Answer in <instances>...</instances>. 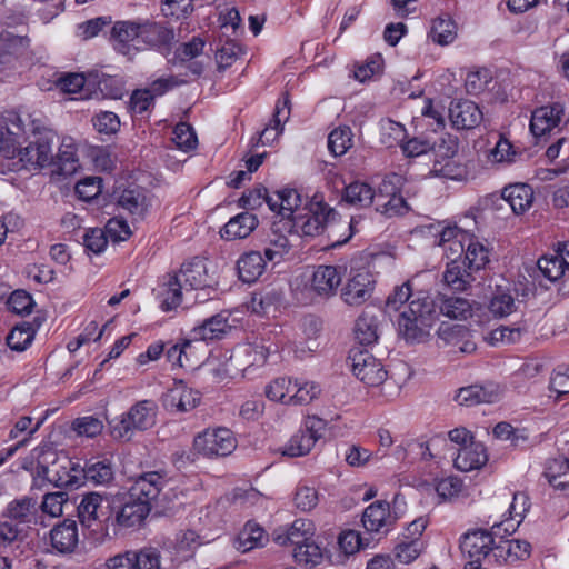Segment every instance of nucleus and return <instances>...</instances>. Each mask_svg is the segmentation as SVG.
I'll use <instances>...</instances> for the list:
<instances>
[{
  "label": "nucleus",
  "mask_w": 569,
  "mask_h": 569,
  "mask_svg": "<svg viewBox=\"0 0 569 569\" xmlns=\"http://www.w3.org/2000/svg\"><path fill=\"white\" fill-rule=\"evenodd\" d=\"M24 132L19 136L17 150L1 167L8 171L38 170L54 162L53 144L56 132L48 127L47 119L29 114L23 124Z\"/></svg>",
  "instance_id": "f257e3e1"
},
{
  "label": "nucleus",
  "mask_w": 569,
  "mask_h": 569,
  "mask_svg": "<svg viewBox=\"0 0 569 569\" xmlns=\"http://www.w3.org/2000/svg\"><path fill=\"white\" fill-rule=\"evenodd\" d=\"M438 315L435 301L426 292L418 291L399 316L400 336L410 343L425 341L429 337Z\"/></svg>",
  "instance_id": "f03ea898"
},
{
  "label": "nucleus",
  "mask_w": 569,
  "mask_h": 569,
  "mask_svg": "<svg viewBox=\"0 0 569 569\" xmlns=\"http://www.w3.org/2000/svg\"><path fill=\"white\" fill-rule=\"evenodd\" d=\"M158 405L152 399L133 403L128 411L112 419L110 435L116 440L130 441L137 432L151 429L157 422Z\"/></svg>",
  "instance_id": "7ed1b4c3"
},
{
  "label": "nucleus",
  "mask_w": 569,
  "mask_h": 569,
  "mask_svg": "<svg viewBox=\"0 0 569 569\" xmlns=\"http://www.w3.org/2000/svg\"><path fill=\"white\" fill-rule=\"evenodd\" d=\"M306 213H299L293 217L292 228L298 234L313 237L327 231L328 238L338 228L346 231L351 228V223L335 222L337 212L322 201H311L309 208H303Z\"/></svg>",
  "instance_id": "20e7f679"
},
{
  "label": "nucleus",
  "mask_w": 569,
  "mask_h": 569,
  "mask_svg": "<svg viewBox=\"0 0 569 569\" xmlns=\"http://www.w3.org/2000/svg\"><path fill=\"white\" fill-rule=\"evenodd\" d=\"M72 469V459L59 455L54 450H43L38 456L36 477L47 480L59 488H70L69 470Z\"/></svg>",
  "instance_id": "39448f33"
},
{
  "label": "nucleus",
  "mask_w": 569,
  "mask_h": 569,
  "mask_svg": "<svg viewBox=\"0 0 569 569\" xmlns=\"http://www.w3.org/2000/svg\"><path fill=\"white\" fill-rule=\"evenodd\" d=\"M327 422L316 416H309L305 420V429L296 432L281 448V455L290 458L308 455L316 442L322 437Z\"/></svg>",
  "instance_id": "423d86ee"
},
{
  "label": "nucleus",
  "mask_w": 569,
  "mask_h": 569,
  "mask_svg": "<svg viewBox=\"0 0 569 569\" xmlns=\"http://www.w3.org/2000/svg\"><path fill=\"white\" fill-rule=\"evenodd\" d=\"M193 446L204 457H226L237 448V440L228 428H208L194 438Z\"/></svg>",
  "instance_id": "0eeeda50"
},
{
  "label": "nucleus",
  "mask_w": 569,
  "mask_h": 569,
  "mask_svg": "<svg viewBox=\"0 0 569 569\" xmlns=\"http://www.w3.org/2000/svg\"><path fill=\"white\" fill-rule=\"evenodd\" d=\"M500 530L501 525L495 523L492 531L477 529L465 533L460 542V549L465 557L492 562L496 545L493 536H498Z\"/></svg>",
  "instance_id": "6e6552de"
},
{
  "label": "nucleus",
  "mask_w": 569,
  "mask_h": 569,
  "mask_svg": "<svg viewBox=\"0 0 569 569\" xmlns=\"http://www.w3.org/2000/svg\"><path fill=\"white\" fill-rule=\"evenodd\" d=\"M349 360L353 375L367 386L377 387L387 379V370L383 365L367 349H352Z\"/></svg>",
  "instance_id": "1a4fd4ad"
},
{
  "label": "nucleus",
  "mask_w": 569,
  "mask_h": 569,
  "mask_svg": "<svg viewBox=\"0 0 569 569\" xmlns=\"http://www.w3.org/2000/svg\"><path fill=\"white\" fill-rule=\"evenodd\" d=\"M376 280L368 268L351 269L346 284L341 289V299L348 306H361L373 293Z\"/></svg>",
  "instance_id": "9d476101"
},
{
  "label": "nucleus",
  "mask_w": 569,
  "mask_h": 569,
  "mask_svg": "<svg viewBox=\"0 0 569 569\" xmlns=\"http://www.w3.org/2000/svg\"><path fill=\"white\" fill-rule=\"evenodd\" d=\"M176 276L182 282L186 293L192 290L214 291L218 284L214 272H210L208 263L198 258L183 263Z\"/></svg>",
  "instance_id": "9b49d317"
},
{
  "label": "nucleus",
  "mask_w": 569,
  "mask_h": 569,
  "mask_svg": "<svg viewBox=\"0 0 569 569\" xmlns=\"http://www.w3.org/2000/svg\"><path fill=\"white\" fill-rule=\"evenodd\" d=\"M567 102L558 100L536 108L531 113L530 131L535 137H541L558 128L566 117Z\"/></svg>",
  "instance_id": "f8f14e48"
},
{
  "label": "nucleus",
  "mask_w": 569,
  "mask_h": 569,
  "mask_svg": "<svg viewBox=\"0 0 569 569\" xmlns=\"http://www.w3.org/2000/svg\"><path fill=\"white\" fill-rule=\"evenodd\" d=\"M200 400V392L188 387L183 381L176 382L161 398L163 408L170 413L191 411L198 407Z\"/></svg>",
  "instance_id": "ddd939ff"
},
{
  "label": "nucleus",
  "mask_w": 569,
  "mask_h": 569,
  "mask_svg": "<svg viewBox=\"0 0 569 569\" xmlns=\"http://www.w3.org/2000/svg\"><path fill=\"white\" fill-rule=\"evenodd\" d=\"M164 485V473L159 471L144 472L133 480L128 493L132 499L142 500L151 508Z\"/></svg>",
  "instance_id": "4468645a"
},
{
  "label": "nucleus",
  "mask_w": 569,
  "mask_h": 569,
  "mask_svg": "<svg viewBox=\"0 0 569 569\" xmlns=\"http://www.w3.org/2000/svg\"><path fill=\"white\" fill-rule=\"evenodd\" d=\"M341 280L342 272L340 267L321 264L315 268L309 288L315 295L321 298H329L337 292Z\"/></svg>",
  "instance_id": "2eb2a0df"
},
{
  "label": "nucleus",
  "mask_w": 569,
  "mask_h": 569,
  "mask_svg": "<svg viewBox=\"0 0 569 569\" xmlns=\"http://www.w3.org/2000/svg\"><path fill=\"white\" fill-rule=\"evenodd\" d=\"M140 41L168 56L174 42V31L163 23L146 21L141 23Z\"/></svg>",
  "instance_id": "dca6fc26"
},
{
  "label": "nucleus",
  "mask_w": 569,
  "mask_h": 569,
  "mask_svg": "<svg viewBox=\"0 0 569 569\" xmlns=\"http://www.w3.org/2000/svg\"><path fill=\"white\" fill-rule=\"evenodd\" d=\"M184 287L176 274H164L153 289L162 311H170L182 303Z\"/></svg>",
  "instance_id": "f3484780"
},
{
  "label": "nucleus",
  "mask_w": 569,
  "mask_h": 569,
  "mask_svg": "<svg viewBox=\"0 0 569 569\" xmlns=\"http://www.w3.org/2000/svg\"><path fill=\"white\" fill-rule=\"evenodd\" d=\"M483 114L478 104L470 100H453L449 107V119L458 130L472 129L479 126Z\"/></svg>",
  "instance_id": "a211bd4d"
},
{
  "label": "nucleus",
  "mask_w": 569,
  "mask_h": 569,
  "mask_svg": "<svg viewBox=\"0 0 569 569\" xmlns=\"http://www.w3.org/2000/svg\"><path fill=\"white\" fill-rule=\"evenodd\" d=\"M362 525L368 532L387 533L393 527L395 516H390V503L377 500L362 513Z\"/></svg>",
  "instance_id": "6ab92c4d"
},
{
  "label": "nucleus",
  "mask_w": 569,
  "mask_h": 569,
  "mask_svg": "<svg viewBox=\"0 0 569 569\" xmlns=\"http://www.w3.org/2000/svg\"><path fill=\"white\" fill-rule=\"evenodd\" d=\"M52 549L60 555H71L79 543L78 526L74 520L64 519L50 530Z\"/></svg>",
  "instance_id": "aec40b11"
},
{
  "label": "nucleus",
  "mask_w": 569,
  "mask_h": 569,
  "mask_svg": "<svg viewBox=\"0 0 569 569\" xmlns=\"http://www.w3.org/2000/svg\"><path fill=\"white\" fill-rule=\"evenodd\" d=\"M501 390L499 385L488 382L486 385H472L460 388L456 400L461 406H476L480 403H492L499 400Z\"/></svg>",
  "instance_id": "412c9836"
},
{
  "label": "nucleus",
  "mask_w": 569,
  "mask_h": 569,
  "mask_svg": "<svg viewBox=\"0 0 569 569\" xmlns=\"http://www.w3.org/2000/svg\"><path fill=\"white\" fill-rule=\"evenodd\" d=\"M23 121L20 117L4 118L0 117V153L3 158L2 162H7L12 158L17 150L19 136L24 132Z\"/></svg>",
  "instance_id": "4be33fe9"
},
{
  "label": "nucleus",
  "mask_w": 569,
  "mask_h": 569,
  "mask_svg": "<svg viewBox=\"0 0 569 569\" xmlns=\"http://www.w3.org/2000/svg\"><path fill=\"white\" fill-rule=\"evenodd\" d=\"M2 517L28 527L37 525L40 517L39 503L31 497L14 499L8 503Z\"/></svg>",
  "instance_id": "5701e85b"
},
{
  "label": "nucleus",
  "mask_w": 569,
  "mask_h": 569,
  "mask_svg": "<svg viewBox=\"0 0 569 569\" xmlns=\"http://www.w3.org/2000/svg\"><path fill=\"white\" fill-rule=\"evenodd\" d=\"M141 23L132 21H118L112 27L111 39L116 51L123 56L131 57L136 53L137 47L132 46L133 40L140 41Z\"/></svg>",
  "instance_id": "b1692460"
},
{
  "label": "nucleus",
  "mask_w": 569,
  "mask_h": 569,
  "mask_svg": "<svg viewBox=\"0 0 569 569\" xmlns=\"http://www.w3.org/2000/svg\"><path fill=\"white\" fill-rule=\"evenodd\" d=\"M531 553V545L526 540L503 539L500 537L493 548V562H516L527 559Z\"/></svg>",
  "instance_id": "393cba45"
},
{
  "label": "nucleus",
  "mask_w": 569,
  "mask_h": 569,
  "mask_svg": "<svg viewBox=\"0 0 569 569\" xmlns=\"http://www.w3.org/2000/svg\"><path fill=\"white\" fill-rule=\"evenodd\" d=\"M303 204L301 194L296 189L284 188L276 191L269 199V209L283 218L293 220Z\"/></svg>",
  "instance_id": "a878e982"
},
{
  "label": "nucleus",
  "mask_w": 569,
  "mask_h": 569,
  "mask_svg": "<svg viewBox=\"0 0 569 569\" xmlns=\"http://www.w3.org/2000/svg\"><path fill=\"white\" fill-rule=\"evenodd\" d=\"M150 511L151 508L146 502L132 499L128 493L124 503L116 512L114 522L120 528L138 527L144 521Z\"/></svg>",
  "instance_id": "bb28decb"
},
{
  "label": "nucleus",
  "mask_w": 569,
  "mask_h": 569,
  "mask_svg": "<svg viewBox=\"0 0 569 569\" xmlns=\"http://www.w3.org/2000/svg\"><path fill=\"white\" fill-rule=\"evenodd\" d=\"M102 502L103 497L98 492H89L82 497L78 506V518L82 526L91 528L102 522L103 518L109 520V512L103 511Z\"/></svg>",
  "instance_id": "cd10ccee"
},
{
  "label": "nucleus",
  "mask_w": 569,
  "mask_h": 569,
  "mask_svg": "<svg viewBox=\"0 0 569 569\" xmlns=\"http://www.w3.org/2000/svg\"><path fill=\"white\" fill-rule=\"evenodd\" d=\"M488 460L483 443L470 441L469 445L460 447L453 459L455 467L461 471H471L482 467Z\"/></svg>",
  "instance_id": "c85d7f7f"
},
{
  "label": "nucleus",
  "mask_w": 569,
  "mask_h": 569,
  "mask_svg": "<svg viewBox=\"0 0 569 569\" xmlns=\"http://www.w3.org/2000/svg\"><path fill=\"white\" fill-rule=\"evenodd\" d=\"M29 48L27 37L17 36L10 32L0 36V64L6 69L26 54Z\"/></svg>",
  "instance_id": "c756f323"
},
{
  "label": "nucleus",
  "mask_w": 569,
  "mask_h": 569,
  "mask_svg": "<svg viewBox=\"0 0 569 569\" xmlns=\"http://www.w3.org/2000/svg\"><path fill=\"white\" fill-rule=\"evenodd\" d=\"M312 535V523L308 520L297 519L290 527L277 530L274 541L280 546L290 543L297 547L308 541Z\"/></svg>",
  "instance_id": "7c9ffc66"
},
{
  "label": "nucleus",
  "mask_w": 569,
  "mask_h": 569,
  "mask_svg": "<svg viewBox=\"0 0 569 569\" xmlns=\"http://www.w3.org/2000/svg\"><path fill=\"white\" fill-rule=\"evenodd\" d=\"M501 196L516 214L526 212L533 203V190L527 183L509 184L502 189Z\"/></svg>",
  "instance_id": "2f4dec72"
},
{
  "label": "nucleus",
  "mask_w": 569,
  "mask_h": 569,
  "mask_svg": "<svg viewBox=\"0 0 569 569\" xmlns=\"http://www.w3.org/2000/svg\"><path fill=\"white\" fill-rule=\"evenodd\" d=\"M258 226V218L250 212H241L231 218L221 230L226 240L247 238Z\"/></svg>",
  "instance_id": "473e14b6"
},
{
  "label": "nucleus",
  "mask_w": 569,
  "mask_h": 569,
  "mask_svg": "<svg viewBox=\"0 0 569 569\" xmlns=\"http://www.w3.org/2000/svg\"><path fill=\"white\" fill-rule=\"evenodd\" d=\"M40 326L41 321L38 318L16 325L7 337L8 347L18 352L24 351L32 343Z\"/></svg>",
  "instance_id": "72a5a7b5"
},
{
  "label": "nucleus",
  "mask_w": 569,
  "mask_h": 569,
  "mask_svg": "<svg viewBox=\"0 0 569 569\" xmlns=\"http://www.w3.org/2000/svg\"><path fill=\"white\" fill-rule=\"evenodd\" d=\"M237 269L240 280L251 283L258 280L264 272L266 261L261 252L249 251L238 259Z\"/></svg>",
  "instance_id": "f704fd0d"
},
{
  "label": "nucleus",
  "mask_w": 569,
  "mask_h": 569,
  "mask_svg": "<svg viewBox=\"0 0 569 569\" xmlns=\"http://www.w3.org/2000/svg\"><path fill=\"white\" fill-rule=\"evenodd\" d=\"M543 476L556 490L569 489V459L558 457L546 462Z\"/></svg>",
  "instance_id": "c9c22d12"
},
{
  "label": "nucleus",
  "mask_w": 569,
  "mask_h": 569,
  "mask_svg": "<svg viewBox=\"0 0 569 569\" xmlns=\"http://www.w3.org/2000/svg\"><path fill=\"white\" fill-rule=\"evenodd\" d=\"M268 536L264 529L253 521H248L239 532L234 547L241 552H248L254 548L264 546Z\"/></svg>",
  "instance_id": "e433bc0d"
},
{
  "label": "nucleus",
  "mask_w": 569,
  "mask_h": 569,
  "mask_svg": "<svg viewBox=\"0 0 569 569\" xmlns=\"http://www.w3.org/2000/svg\"><path fill=\"white\" fill-rule=\"evenodd\" d=\"M230 328L228 317L218 313L193 328L192 335L196 340H214L220 339Z\"/></svg>",
  "instance_id": "4c0bfd02"
},
{
  "label": "nucleus",
  "mask_w": 569,
  "mask_h": 569,
  "mask_svg": "<svg viewBox=\"0 0 569 569\" xmlns=\"http://www.w3.org/2000/svg\"><path fill=\"white\" fill-rule=\"evenodd\" d=\"M472 272L462 261H450L443 272V281L455 291H465L475 280Z\"/></svg>",
  "instance_id": "58836bf2"
},
{
  "label": "nucleus",
  "mask_w": 569,
  "mask_h": 569,
  "mask_svg": "<svg viewBox=\"0 0 569 569\" xmlns=\"http://www.w3.org/2000/svg\"><path fill=\"white\" fill-rule=\"evenodd\" d=\"M342 199L355 207L367 208L376 203V191L366 182H352L345 188Z\"/></svg>",
  "instance_id": "ea45409f"
},
{
  "label": "nucleus",
  "mask_w": 569,
  "mask_h": 569,
  "mask_svg": "<svg viewBox=\"0 0 569 569\" xmlns=\"http://www.w3.org/2000/svg\"><path fill=\"white\" fill-rule=\"evenodd\" d=\"M461 261L469 270L478 271L489 262L488 249L473 234L469 233L465 257Z\"/></svg>",
  "instance_id": "a19ab883"
},
{
  "label": "nucleus",
  "mask_w": 569,
  "mask_h": 569,
  "mask_svg": "<svg viewBox=\"0 0 569 569\" xmlns=\"http://www.w3.org/2000/svg\"><path fill=\"white\" fill-rule=\"evenodd\" d=\"M53 164L58 167L60 174L71 176L77 172L79 160L71 138H64L62 140L58 153L54 157Z\"/></svg>",
  "instance_id": "79ce46f5"
},
{
  "label": "nucleus",
  "mask_w": 569,
  "mask_h": 569,
  "mask_svg": "<svg viewBox=\"0 0 569 569\" xmlns=\"http://www.w3.org/2000/svg\"><path fill=\"white\" fill-rule=\"evenodd\" d=\"M114 479L112 463L108 459H90L87 461V481L96 486H107Z\"/></svg>",
  "instance_id": "37998d69"
},
{
  "label": "nucleus",
  "mask_w": 569,
  "mask_h": 569,
  "mask_svg": "<svg viewBox=\"0 0 569 569\" xmlns=\"http://www.w3.org/2000/svg\"><path fill=\"white\" fill-rule=\"evenodd\" d=\"M292 556L298 565L315 567L323 560V549L310 538L293 548Z\"/></svg>",
  "instance_id": "c03bdc74"
},
{
  "label": "nucleus",
  "mask_w": 569,
  "mask_h": 569,
  "mask_svg": "<svg viewBox=\"0 0 569 569\" xmlns=\"http://www.w3.org/2000/svg\"><path fill=\"white\" fill-rule=\"evenodd\" d=\"M356 339L362 346H370L378 340V320L366 312L360 315L355 323Z\"/></svg>",
  "instance_id": "a18cd8bd"
},
{
  "label": "nucleus",
  "mask_w": 569,
  "mask_h": 569,
  "mask_svg": "<svg viewBox=\"0 0 569 569\" xmlns=\"http://www.w3.org/2000/svg\"><path fill=\"white\" fill-rule=\"evenodd\" d=\"M353 146V133L350 127L339 126L328 136V149L335 157H341Z\"/></svg>",
  "instance_id": "49530a36"
},
{
  "label": "nucleus",
  "mask_w": 569,
  "mask_h": 569,
  "mask_svg": "<svg viewBox=\"0 0 569 569\" xmlns=\"http://www.w3.org/2000/svg\"><path fill=\"white\" fill-rule=\"evenodd\" d=\"M537 266L541 274L552 282L569 272L566 261H561V254H546L538 260Z\"/></svg>",
  "instance_id": "de8ad7c7"
},
{
  "label": "nucleus",
  "mask_w": 569,
  "mask_h": 569,
  "mask_svg": "<svg viewBox=\"0 0 569 569\" xmlns=\"http://www.w3.org/2000/svg\"><path fill=\"white\" fill-rule=\"evenodd\" d=\"M456 24L449 16L439 17L432 22L430 37L433 42L447 46L456 38Z\"/></svg>",
  "instance_id": "09e8293b"
},
{
  "label": "nucleus",
  "mask_w": 569,
  "mask_h": 569,
  "mask_svg": "<svg viewBox=\"0 0 569 569\" xmlns=\"http://www.w3.org/2000/svg\"><path fill=\"white\" fill-rule=\"evenodd\" d=\"M440 313L451 319H466L471 315V305L465 298L449 297L441 301Z\"/></svg>",
  "instance_id": "8fccbe9b"
},
{
  "label": "nucleus",
  "mask_w": 569,
  "mask_h": 569,
  "mask_svg": "<svg viewBox=\"0 0 569 569\" xmlns=\"http://www.w3.org/2000/svg\"><path fill=\"white\" fill-rule=\"evenodd\" d=\"M133 569H160L161 553L154 547H143L132 550Z\"/></svg>",
  "instance_id": "3c124183"
},
{
  "label": "nucleus",
  "mask_w": 569,
  "mask_h": 569,
  "mask_svg": "<svg viewBox=\"0 0 569 569\" xmlns=\"http://www.w3.org/2000/svg\"><path fill=\"white\" fill-rule=\"evenodd\" d=\"M528 510V498L522 492L513 493L512 501L508 508V518L503 520L500 525H505L508 520H516V525L511 523L506 527L503 530L506 533L510 535L516 530V527L521 522L525 513Z\"/></svg>",
  "instance_id": "603ef678"
},
{
  "label": "nucleus",
  "mask_w": 569,
  "mask_h": 569,
  "mask_svg": "<svg viewBox=\"0 0 569 569\" xmlns=\"http://www.w3.org/2000/svg\"><path fill=\"white\" fill-rule=\"evenodd\" d=\"M293 388L291 379L286 377L277 378L266 387V396L272 401L289 405V398L292 395Z\"/></svg>",
  "instance_id": "864d4df0"
},
{
  "label": "nucleus",
  "mask_w": 569,
  "mask_h": 569,
  "mask_svg": "<svg viewBox=\"0 0 569 569\" xmlns=\"http://www.w3.org/2000/svg\"><path fill=\"white\" fill-rule=\"evenodd\" d=\"M415 297L416 293L412 292L410 281H406L402 284L395 287L386 300V312L390 313L392 311H398L403 306V303L410 302V300H412Z\"/></svg>",
  "instance_id": "5fc2aeb1"
},
{
  "label": "nucleus",
  "mask_w": 569,
  "mask_h": 569,
  "mask_svg": "<svg viewBox=\"0 0 569 569\" xmlns=\"http://www.w3.org/2000/svg\"><path fill=\"white\" fill-rule=\"evenodd\" d=\"M204 48V41L200 37H193L189 42L180 44L169 62L172 64L190 61L200 56Z\"/></svg>",
  "instance_id": "6e6d98bb"
},
{
  "label": "nucleus",
  "mask_w": 569,
  "mask_h": 569,
  "mask_svg": "<svg viewBox=\"0 0 569 569\" xmlns=\"http://www.w3.org/2000/svg\"><path fill=\"white\" fill-rule=\"evenodd\" d=\"M293 391L289 398V405H308L320 393V387L315 382H293Z\"/></svg>",
  "instance_id": "4d7b16f0"
},
{
  "label": "nucleus",
  "mask_w": 569,
  "mask_h": 569,
  "mask_svg": "<svg viewBox=\"0 0 569 569\" xmlns=\"http://www.w3.org/2000/svg\"><path fill=\"white\" fill-rule=\"evenodd\" d=\"M118 202L123 209L138 218H141L147 210L146 198L136 190H124Z\"/></svg>",
  "instance_id": "13d9d810"
},
{
  "label": "nucleus",
  "mask_w": 569,
  "mask_h": 569,
  "mask_svg": "<svg viewBox=\"0 0 569 569\" xmlns=\"http://www.w3.org/2000/svg\"><path fill=\"white\" fill-rule=\"evenodd\" d=\"M103 422L94 416L79 417L72 421V430L78 436L94 438L103 430Z\"/></svg>",
  "instance_id": "bf43d9fd"
},
{
  "label": "nucleus",
  "mask_w": 569,
  "mask_h": 569,
  "mask_svg": "<svg viewBox=\"0 0 569 569\" xmlns=\"http://www.w3.org/2000/svg\"><path fill=\"white\" fill-rule=\"evenodd\" d=\"M549 390L555 393L556 400L569 393V365H560L552 371Z\"/></svg>",
  "instance_id": "052dcab7"
},
{
  "label": "nucleus",
  "mask_w": 569,
  "mask_h": 569,
  "mask_svg": "<svg viewBox=\"0 0 569 569\" xmlns=\"http://www.w3.org/2000/svg\"><path fill=\"white\" fill-rule=\"evenodd\" d=\"M375 206L376 211L387 217L403 214L409 210V207L401 194L387 197L383 200H376Z\"/></svg>",
  "instance_id": "680f3d73"
},
{
  "label": "nucleus",
  "mask_w": 569,
  "mask_h": 569,
  "mask_svg": "<svg viewBox=\"0 0 569 569\" xmlns=\"http://www.w3.org/2000/svg\"><path fill=\"white\" fill-rule=\"evenodd\" d=\"M489 309L495 317H506L516 310V302L509 292L498 291L491 299Z\"/></svg>",
  "instance_id": "e2e57ef3"
},
{
  "label": "nucleus",
  "mask_w": 569,
  "mask_h": 569,
  "mask_svg": "<svg viewBox=\"0 0 569 569\" xmlns=\"http://www.w3.org/2000/svg\"><path fill=\"white\" fill-rule=\"evenodd\" d=\"M405 178L396 172L385 176L376 192V200H383L387 197L401 194L400 189L403 186Z\"/></svg>",
  "instance_id": "0e129e2a"
},
{
  "label": "nucleus",
  "mask_w": 569,
  "mask_h": 569,
  "mask_svg": "<svg viewBox=\"0 0 569 569\" xmlns=\"http://www.w3.org/2000/svg\"><path fill=\"white\" fill-rule=\"evenodd\" d=\"M173 141L181 150L189 151L197 146V136L190 124L180 122L173 130Z\"/></svg>",
  "instance_id": "69168bd1"
},
{
  "label": "nucleus",
  "mask_w": 569,
  "mask_h": 569,
  "mask_svg": "<svg viewBox=\"0 0 569 569\" xmlns=\"http://www.w3.org/2000/svg\"><path fill=\"white\" fill-rule=\"evenodd\" d=\"M422 541L420 539H411L401 541L395 548V557L401 563H410L418 558L422 550Z\"/></svg>",
  "instance_id": "338daca9"
},
{
  "label": "nucleus",
  "mask_w": 569,
  "mask_h": 569,
  "mask_svg": "<svg viewBox=\"0 0 569 569\" xmlns=\"http://www.w3.org/2000/svg\"><path fill=\"white\" fill-rule=\"evenodd\" d=\"M102 190V179L100 177H86L76 184V193L84 201L97 198Z\"/></svg>",
  "instance_id": "774afa93"
}]
</instances>
